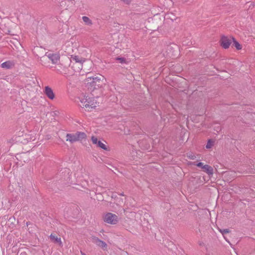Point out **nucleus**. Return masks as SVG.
I'll return each mask as SVG.
<instances>
[{"label":"nucleus","instance_id":"obj_1","mask_svg":"<svg viewBox=\"0 0 255 255\" xmlns=\"http://www.w3.org/2000/svg\"><path fill=\"white\" fill-rule=\"evenodd\" d=\"M81 106L85 108L86 111H92L95 109L98 103L96 100L93 97H90L85 95H82L79 97Z\"/></svg>","mask_w":255,"mask_h":255},{"label":"nucleus","instance_id":"obj_2","mask_svg":"<svg viewBox=\"0 0 255 255\" xmlns=\"http://www.w3.org/2000/svg\"><path fill=\"white\" fill-rule=\"evenodd\" d=\"M66 137L67 141L73 143L85 139L86 134L83 132H76L73 133H67Z\"/></svg>","mask_w":255,"mask_h":255},{"label":"nucleus","instance_id":"obj_3","mask_svg":"<svg viewBox=\"0 0 255 255\" xmlns=\"http://www.w3.org/2000/svg\"><path fill=\"white\" fill-rule=\"evenodd\" d=\"M103 220L107 224L115 225L119 222V218L115 214L108 212L103 215Z\"/></svg>","mask_w":255,"mask_h":255},{"label":"nucleus","instance_id":"obj_4","mask_svg":"<svg viewBox=\"0 0 255 255\" xmlns=\"http://www.w3.org/2000/svg\"><path fill=\"white\" fill-rule=\"evenodd\" d=\"M91 140L92 143L96 145L97 147L106 151L110 150V148L107 144V142L106 141L102 142L101 140H99L97 136L94 135L91 136Z\"/></svg>","mask_w":255,"mask_h":255},{"label":"nucleus","instance_id":"obj_5","mask_svg":"<svg viewBox=\"0 0 255 255\" xmlns=\"http://www.w3.org/2000/svg\"><path fill=\"white\" fill-rule=\"evenodd\" d=\"M232 36L228 37L225 35H222L219 40V43L221 46L224 49H228L233 41Z\"/></svg>","mask_w":255,"mask_h":255},{"label":"nucleus","instance_id":"obj_6","mask_svg":"<svg viewBox=\"0 0 255 255\" xmlns=\"http://www.w3.org/2000/svg\"><path fill=\"white\" fill-rule=\"evenodd\" d=\"M196 165L198 167H200L203 171L209 175H212L213 174V169L209 165L204 164L202 162H199L197 163Z\"/></svg>","mask_w":255,"mask_h":255},{"label":"nucleus","instance_id":"obj_7","mask_svg":"<svg viewBox=\"0 0 255 255\" xmlns=\"http://www.w3.org/2000/svg\"><path fill=\"white\" fill-rule=\"evenodd\" d=\"M43 92L47 97L50 100H53L55 99V94L54 93L53 90L49 86H46L44 87Z\"/></svg>","mask_w":255,"mask_h":255},{"label":"nucleus","instance_id":"obj_8","mask_svg":"<svg viewBox=\"0 0 255 255\" xmlns=\"http://www.w3.org/2000/svg\"><path fill=\"white\" fill-rule=\"evenodd\" d=\"M86 59L79 55H72L70 57L71 61H75L77 63L83 64L86 61Z\"/></svg>","mask_w":255,"mask_h":255},{"label":"nucleus","instance_id":"obj_9","mask_svg":"<svg viewBox=\"0 0 255 255\" xmlns=\"http://www.w3.org/2000/svg\"><path fill=\"white\" fill-rule=\"evenodd\" d=\"M49 237L52 242L58 244L60 246H62V242L61 238L55 234H51Z\"/></svg>","mask_w":255,"mask_h":255},{"label":"nucleus","instance_id":"obj_10","mask_svg":"<svg viewBox=\"0 0 255 255\" xmlns=\"http://www.w3.org/2000/svg\"><path fill=\"white\" fill-rule=\"evenodd\" d=\"M48 57L51 60L53 64H56L59 60V55L57 54H49Z\"/></svg>","mask_w":255,"mask_h":255},{"label":"nucleus","instance_id":"obj_11","mask_svg":"<svg viewBox=\"0 0 255 255\" xmlns=\"http://www.w3.org/2000/svg\"><path fill=\"white\" fill-rule=\"evenodd\" d=\"M14 65V63L12 61H7L1 64V67L4 69H10Z\"/></svg>","mask_w":255,"mask_h":255},{"label":"nucleus","instance_id":"obj_12","mask_svg":"<svg viewBox=\"0 0 255 255\" xmlns=\"http://www.w3.org/2000/svg\"><path fill=\"white\" fill-rule=\"evenodd\" d=\"M233 42V45L235 47V48L239 50L242 49V45L240 44L234 38H232Z\"/></svg>","mask_w":255,"mask_h":255},{"label":"nucleus","instance_id":"obj_13","mask_svg":"<svg viewBox=\"0 0 255 255\" xmlns=\"http://www.w3.org/2000/svg\"><path fill=\"white\" fill-rule=\"evenodd\" d=\"M82 19L85 24L87 25H91L92 24V20L88 17L84 16L82 17Z\"/></svg>","mask_w":255,"mask_h":255},{"label":"nucleus","instance_id":"obj_14","mask_svg":"<svg viewBox=\"0 0 255 255\" xmlns=\"http://www.w3.org/2000/svg\"><path fill=\"white\" fill-rule=\"evenodd\" d=\"M214 144V141L212 139H209L208 140L207 143L206 145V148L207 149H210L211 148Z\"/></svg>","mask_w":255,"mask_h":255},{"label":"nucleus","instance_id":"obj_15","mask_svg":"<svg viewBox=\"0 0 255 255\" xmlns=\"http://www.w3.org/2000/svg\"><path fill=\"white\" fill-rule=\"evenodd\" d=\"M94 82H99L103 81L104 80H106L105 78L103 76H100L99 77H95L93 78Z\"/></svg>","mask_w":255,"mask_h":255},{"label":"nucleus","instance_id":"obj_16","mask_svg":"<svg viewBox=\"0 0 255 255\" xmlns=\"http://www.w3.org/2000/svg\"><path fill=\"white\" fill-rule=\"evenodd\" d=\"M98 245L101 247H102L103 249H106L107 248V244L105 242L99 240L98 242Z\"/></svg>","mask_w":255,"mask_h":255},{"label":"nucleus","instance_id":"obj_17","mask_svg":"<svg viewBox=\"0 0 255 255\" xmlns=\"http://www.w3.org/2000/svg\"><path fill=\"white\" fill-rule=\"evenodd\" d=\"M220 232L223 234H227L229 233V230L228 229H224V230H220Z\"/></svg>","mask_w":255,"mask_h":255},{"label":"nucleus","instance_id":"obj_18","mask_svg":"<svg viewBox=\"0 0 255 255\" xmlns=\"http://www.w3.org/2000/svg\"><path fill=\"white\" fill-rule=\"evenodd\" d=\"M117 60L119 61L120 63H125L126 62V59L124 58H117Z\"/></svg>","mask_w":255,"mask_h":255},{"label":"nucleus","instance_id":"obj_19","mask_svg":"<svg viewBox=\"0 0 255 255\" xmlns=\"http://www.w3.org/2000/svg\"><path fill=\"white\" fill-rule=\"evenodd\" d=\"M81 254H82V255H86V254H84L83 253H81Z\"/></svg>","mask_w":255,"mask_h":255}]
</instances>
